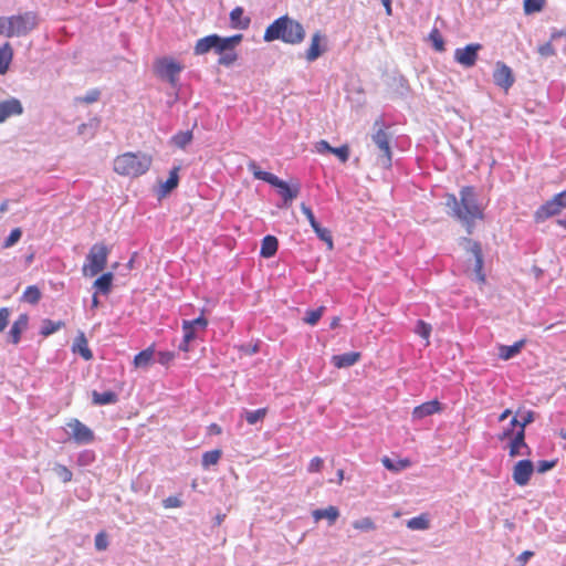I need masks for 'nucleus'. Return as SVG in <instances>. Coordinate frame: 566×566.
<instances>
[{
  "instance_id": "obj_46",
  "label": "nucleus",
  "mask_w": 566,
  "mask_h": 566,
  "mask_svg": "<svg viewBox=\"0 0 566 566\" xmlns=\"http://www.w3.org/2000/svg\"><path fill=\"white\" fill-rule=\"evenodd\" d=\"M545 0H524V11L526 14L538 12L543 9Z\"/></svg>"
},
{
  "instance_id": "obj_6",
  "label": "nucleus",
  "mask_w": 566,
  "mask_h": 566,
  "mask_svg": "<svg viewBox=\"0 0 566 566\" xmlns=\"http://www.w3.org/2000/svg\"><path fill=\"white\" fill-rule=\"evenodd\" d=\"M8 38H20L28 35L34 30L39 24V20L34 12L28 11L8 17Z\"/></svg>"
},
{
  "instance_id": "obj_2",
  "label": "nucleus",
  "mask_w": 566,
  "mask_h": 566,
  "mask_svg": "<svg viewBox=\"0 0 566 566\" xmlns=\"http://www.w3.org/2000/svg\"><path fill=\"white\" fill-rule=\"evenodd\" d=\"M264 41L282 40L285 43L297 44L305 38L303 25L287 15L276 19L264 32Z\"/></svg>"
},
{
  "instance_id": "obj_53",
  "label": "nucleus",
  "mask_w": 566,
  "mask_h": 566,
  "mask_svg": "<svg viewBox=\"0 0 566 566\" xmlns=\"http://www.w3.org/2000/svg\"><path fill=\"white\" fill-rule=\"evenodd\" d=\"M175 358V353L172 352H159L157 354V358L156 360L163 365V366H168Z\"/></svg>"
},
{
  "instance_id": "obj_1",
  "label": "nucleus",
  "mask_w": 566,
  "mask_h": 566,
  "mask_svg": "<svg viewBox=\"0 0 566 566\" xmlns=\"http://www.w3.org/2000/svg\"><path fill=\"white\" fill-rule=\"evenodd\" d=\"M459 196V199L453 193L444 196L448 214L462 222L468 233H472L475 220L483 219V208L478 201V195L473 187L461 188Z\"/></svg>"
},
{
  "instance_id": "obj_29",
  "label": "nucleus",
  "mask_w": 566,
  "mask_h": 566,
  "mask_svg": "<svg viewBox=\"0 0 566 566\" xmlns=\"http://www.w3.org/2000/svg\"><path fill=\"white\" fill-rule=\"evenodd\" d=\"M277 247V239L273 235H266L262 240L260 254L263 258H271L276 253Z\"/></svg>"
},
{
  "instance_id": "obj_30",
  "label": "nucleus",
  "mask_w": 566,
  "mask_h": 566,
  "mask_svg": "<svg viewBox=\"0 0 566 566\" xmlns=\"http://www.w3.org/2000/svg\"><path fill=\"white\" fill-rule=\"evenodd\" d=\"M407 527L412 531H424L430 527V520L427 513H422L407 521Z\"/></svg>"
},
{
  "instance_id": "obj_57",
  "label": "nucleus",
  "mask_w": 566,
  "mask_h": 566,
  "mask_svg": "<svg viewBox=\"0 0 566 566\" xmlns=\"http://www.w3.org/2000/svg\"><path fill=\"white\" fill-rule=\"evenodd\" d=\"M537 51L543 57H549L556 54V51L551 42H546L539 45Z\"/></svg>"
},
{
  "instance_id": "obj_60",
  "label": "nucleus",
  "mask_w": 566,
  "mask_h": 566,
  "mask_svg": "<svg viewBox=\"0 0 566 566\" xmlns=\"http://www.w3.org/2000/svg\"><path fill=\"white\" fill-rule=\"evenodd\" d=\"M99 98V92L97 90H92L85 94V96L81 97V101L86 104H91L96 102Z\"/></svg>"
},
{
  "instance_id": "obj_31",
  "label": "nucleus",
  "mask_w": 566,
  "mask_h": 566,
  "mask_svg": "<svg viewBox=\"0 0 566 566\" xmlns=\"http://www.w3.org/2000/svg\"><path fill=\"white\" fill-rule=\"evenodd\" d=\"M523 346H524V340H518L510 346L502 345L499 348V356L504 360H509V359L515 357L521 352Z\"/></svg>"
},
{
  "instance_id": "obj_20",
  "label": "nucleus",
  "mask_w": 566,
  "mask_h": 566,
  "mask_svg": "<svg viewBox=\"0 0 566 566\" xmlns=\"http://www.w3.org/2000/svg\"><path fill=\"white\" fill-rule=\"evenodd\" d=\"M312 516L315 522L326 518L328 525H333L339 517V510L336 506L329 505L325 509L314 510Z\"/></svg>"
},
{
  "instance_id": "obj_52",
  "label": "nucleus",
  "mask_w": 566,
  "mask_h": 566,
  "mask_svg": "<svg viewBox=\"0 0 566 566\" xmlns=\"http://www.w3.org/2000/svg\"><path fill=\"white\" fill-rule=\"evenodd\" d=\"M108 547V538L105 532H99L95 536V548L97 551H105Z\"/></svg>"
},
{
  "instance_id": "obj_50",
  "label": "nucleus",
  "mask_w": 566,
  "mask_h": 566,
  "mask_svg": "<svg viewBox=\"0 0 566 566\" xmlns=\"http://www.w3.org/2000/svg\"><path fill=\"white\" fill-rule=\"evenodd\" d=\"M430 40L432 41V44H433V48L441 52L444 50V42H443V39L442 36L440 35L439 31L437 29H433L431 32H430V35H429Z\"/></svg>"
},
{
  "instance_id": "obj_9",
  "label": "nucleus",
  "mask_w": 566,
  "mask_h": 566,
  "mask_svg": "<svg viewBox=\"0 0 566 566\" xmlns=\"http://www.w3.org/2000/svg\"><path fill=\"white\" fill-rule=\"evenodd\" d=\"M566 208V191L555 195L551 200L542 205L535 212V220L542 222L549 217L558 214Z\"/></svg>"
},
{
  "instance_id": "obj_14",
  "label": "nucleus",
  "mask_w": 566,
  "mask_h": 566,
  "mask_svg": "<svg viewBox=\"0 0 566 566\" xmlns=\"http://www.w3.org/2000/svg\"><path fill=\"white\" fill-rule=\"evenodd\" d=\"M23 105L20 99L10 97L0 102V124L13 116L23 114Z\"/></svg>"
},
{
  "instance_id": "obj_32",
  "label": "nucleus",
  "mask_w": 566,
  "mask_h": 566,
  "mask_svg": "<svg viewBox=\"0 0 566 566\" xmlns=\"http://www.w3.org/2000/svg\"><path fill=\"white\" fill-rule=\"evenodd\" d=\"M321 40H322V35L319 32H316L315 34H313L312 39H311V45L308 48V50L306 51V60L308 62H313L315 60H317L319 57V55L322 54V51L319 49V43H321Z\"/></svg>"
},
{
  "instance_id": "obj_49",
  "label": "nucleus",
  "mask_w": 566,
  "mask_h": 566,
  "mask_svg": "<svg viewBox=\"0 0 566 566\" xmlns=\"http://www.w3.org/2000/svg\"><path fill=\"white\" fill-rule=\"evenodd\" d=\"M21 235L22 231L20 228L13 229L8 235V238L4 240L3 248L8 249L13 247L21 239Z\"/></svg>"
},
{
  "instance_id": "obj_23",
  "label": "nucleus",
  "mask_w": 566,
  "mask_h": 566,
  "mask_svg": "<svg viewBox=\"0 0 566 566\" xmlns=\"http://www.w3.org/2000/svg\"><path fill=\"white\" fill-rule=\"evenodd\" d=\"M29 317L27 314H21L10 328L9 337L13 344H18L21 333L27 328Z\"/></svg>"
},
{
  "instance_id": "obj_25",
  "label": "nucleus",
  "mask_w": 566,
  "mask_h": 566,
  "mask_svg": "<svg viewBox=\"0 0 566 566\" xmlns=\"http://www.w3.org/2000/svg\"><path fill=\"white\" fill-rule=\"evenodd\" d=\"M217 41V34H210L199 39L196 42L193 52L196 55H203L213 51L214 43Z\"/></svg>"
},
{
  "instance_id": "obj_55",
  "label": "nucleus",
  "mask_w": 566,
  "mask_h": 566,
  "mask_svg": "<svg viewBox=\"0 0 566 566\" xmlns=\"http://www.w3.org/2000/svg\"><path fill=\"white\" fill-rule=\"evenodd\" d=\"M301 210H302L303 214L306 217V219L308 220L312 229L315 228L317 224H319L310 207H307L305 203H302Z\"/></svg>"
},
{
  "instance_id": "obj_8",
  "label": "nucleus",
  "mask_w": 566,
  "mask_h": 566,
  "mask_svg": "<svg viewBox=\"0 0 566 566\" xmlns=\"http://www.w3.org/2000/svg\"><path fill=\"white\" fill-rule=\"evenodd\" d=\"M66 432L76 444H90L95 440L94 431L76 418L66 422Z\"/></svg>"
},
{
  "instance_id": "obj_5",
  "label": "nucleus",
  "mask_w": 566,
  "mask_h": 566,
  "mask_svg": "<svg viewBox=\"0 0 566 566\" xmlns=\"http://www.w3.org/2000/svg\"><path fill=\"white\" fill-rule=\"evenodd\" d=\"M108 253L109 250L104 243L92 245L82 268L83 275L92 277L101 273L106 266Z\"/></svg>"
},
{
  "instance_id": "obj_26",
  "label": "nucleus",
  "mask_w": 566,
  "mask_h": 566,
  "mask_svg": "<svg viewBox=\"0 0 566 566\" xmlns=\"http://www.w3.org/2000/svg\"><path fill=\"white\" fill-rule=\"evenodd\" d=\"M13 59V49L9 42L0 46V74H6Z\"/></svg>"
},
{
  "instance_id": "obj_3",
  "label": "nucleus",
  "mask_w": 566,
  "mask_h": 566,
  "mask_svg": "<svg viewBox=\"0 0 566 566\" xmlns=\"http://www.w3.org/2000/svg\"><path fill=\"white\" fill-rule=\"evenodd\" d=\"M151 165V158L143 153H125L114 160V170L118 175L137 177L144 175Z\"/></svg>"
},
{
  "instance_id": "obj_63",
  "label": "nucleus",
  "mask_w": 566,
  "mask_h": 566,
  "mask_svg": "<svg viewBox=\"0 0 566 566\" xmlns=\"http://www.w3.org/2000/svg\"><path fill=\"white\" fill-rule=\"evenodd\" d=\"M533 556L534 553L532 551H524L517 556L516 560L520 563V566H525L528 559Z\"/></svg>"
},
{
  "instance_id": "obj_54",
  "label": "nucleus",
  "mask_w": 566,
  "mask_h": 566,
  "mask_svg": "<svg viewBox=\"0 0 566 566\" xmlns=\"http://www.w3.org/2000/svg\"><path fill=\"white\" fill-rule=\"evenodd\" d=\"M431 326L426 324L423 321H418L416 326V333L422 338L428 339L430 336Z\"/></svg>"
},
{
  "instance_id": "obj_15",
  "label": "nucleus",
  "mask_w": 566,
  "mask_h": 566,
  "mask_svg": "<svg viewBox=\"0 0 566 566\" xmlns=\"http://www.w3.org/2000/svg\"><path fill=\"white\" fill-rule=\"evenodd\" d=\"M242 34H234L232 36L222 38L217 34V41L213 46V52L218 55L226 53V51L234 50L242 41Z\"/></svg>"
},
{
  "instance_id": "obj_34",
  "label": "nucleus",
  "mask_w": 566,
  "mask_h": 566,
  "mask_svg": "<svg viewBox=\"0 0 566 566\" xmlns=\"http://www.w3.org/2000/svg\"><path fill=\"white\" fill-rule=\"evenodd\" d=\"M381 463L384 464V467L390 471H394V472H398V471H401L403 469H407L411 465V461L409 459H400L396 462H394L391 459H389L388 457H384L381 459Z\"/></svg>"
},
{
  "instance_id": "obj_7",
  "label": "nucleus",
  "mask_w": 566,
  "mask_h": 566,
  "mask_svg": "<svg viewBox=\"0 0 566 566\" xmlns=\"http://www.w3.org/2000/svg\"><path fill=\"white\" fill-rule=\"evenodd\" d=\"M499 439L501 441L510 440L509 444V455L511 458H516L523 454H530L531 449L525 442V433L524 429H505L501 434H499Z\"/></svg>"
},
{
  "instance_id": "obj_41",
  "label": "nucleus",
  "mask_w": 566,
  "mask_h": 566,
  "mask_svg": "<svg viewBox=\"0 0 566 566\" xmlns=\"http://www.w3.org/2000/svg\"><path fill=\"white\" fill-rule=\"evenodd\" d=\"M266 413H268L266 408H260V409H256L253 411H245L244 416H245V420L249 424H255L259 421H263Z\"/></svg>"
},
{
  "instance_id": "obj_35",
  "label": "nucleus",
  "mask_w": 566,
  "mask_h": 566,
  "mask_svg": "<svg viewBox=\"0 0 566 566\" xmlns=\"http://www.w3.org/2000/svg\"><path fill=\"white\" fill-rule=\"evenodd\" d=\"M222 451L220 449H214L207 451L202 454L201 464L203 469H208L211 465H216L221 459Z\"/></svg>"
},
{
  "instance_id": "obj_38",
  "label": "nucleus",
  "mask_w": 566,
  "mask_h": 566,
  "mask_svg": "<svg viewBox=\"0 0 566 566\" xmlns=\"http://www.w3.org/2000/svg\"><path fill=\"white\" fill-rule=\"evenodd\" d=\"M117 400L114 391H93V403L95 405H108Z\"/></svg>"
},
{
  "instance_id": "obj_40",
  "label": "nucleus",
  "mask_w": 566,
  "mask_h": 566,
  "mask_svg": "<svg viewBox=\"0 0 566 566\" xmlns=\"http://www.w3.org/2000/svg\"><path fill=\"white\" fill-rule=\"evenodd\" d=\"M64 326V323L62 321H51V319H44L41 327V335L49 336L53 333L57 332L61 327Z\"/></svg>"
},
{
  "instance_id": "obj_21",
  "label": "nucleus",
  "mask_w": 566,
  "mask_h": 566,
  "mask_svg": "<svg viewBox=\"0 0 566 566\" xmlns=\"http://www.w3.org/2000/svg\"><path fill=\"white\" fill-rule=\"evenodd\" d=\"M360 357L359 353L349 352L340 355H334L332 357V363L337 368H346L355 365Z\"/></svg>"
},
{
  "instance_id": "obj_47",
  "label": "nucleus",
  "mask_w": 566,
  "mask_h": 566,
  "mask_svg": "<svg viewBox=\"0 0 566 566\" xmlns=\"http://www.w3.org/2000/svg\"><path fill=\"white\" fill-rule=\"evenodd\" d=\"M353 527L358 530V531L367 532V531L375 530L376 525H375L374 521L370 517H364L361 520L355 521L353 523Z\"/></svg>"
},
{
  "instance_id": "obj_58",
  "label": "nucleus",
  "mask_w": 566,
  "mask_h": 566,
  "mask_svg": "<svg viewBox=\"0 0 566 566\" xmlns=\"http://www.w3.org/2000/svg\"><path fill=\"white\" fill-rule=\"evenodd\" d=\"M324 461L319 457H314L307 467V471L311 473L319 472L323 469Z\"/></svg>"
},
{
  "instance_id": "obj_39",
  "label": "nucleus",
  "mask_w": 566,
  "mask_h": 566,
  "mask_svg": "<svg viewBox=\"0 0 566 566\" xmlns=\"http://www.w3.org/2000/svg\"><path fill=\"white\" fill-rule=\"evenodd\" d=\"M192 132L186 130V132H179L175 136H172L171 142L175 146L179 148H185L187 145H189L192 140Z\"/></svg>"
},
{
  "instance_id": "obj_17",
  "label": "nucleus",
  "mask_w": 566,
  "mask_h": 566,
  "mask_svg": "<svg viewBox=\"0 0 566 566\" xmlns=\"http://www.w3.org/2000/svg\"><path fill=\"white\" fill-rule=\"evenodd\" d=\"M270 185L279 188V192L282 196L284 203L291 202L298 195V188H292L287 182L281 180L279 177L274 175L272 180H270Z\"/></svg>"
},
{
  "instance_id": "obj_10",
  "label": "nucleus",
  "mask_w": 566,
  "mask_h": 566,
  "mask_svg": "<svg viewBox=\"0 0 566 566\" xmlns=\"http://www.w3.org/2000/svg\"><path fill=\"white\" fill-rule=\"evenodd\" d=\"M156 70L158 75L161 78L167 80L172 87L177 86L179 73L182 70L180 64L176 63L170 59L165 57L157 62Z\"/></svg>"
},
{
  "instance_id": "obj_64",
  "label": "nucleus",
  "mask_w": 566,
  "mask_h": 566,
  "mask_svg": "<svg viewBox=\"0 0 566 566\" xmlns=\"http://www.w3.org/2000/svg\"><path fill=\"white\" fill-rule=\"evenodd\" d=\"M331 149H333V147L326 140H321L316 144V150L319 154L331 153Z\"/></svg>"
},
{
  "instance_id": "obj_44",
  "label": "nucleus",
  "mask_w": 566,
  "mask_h": 566,
  "mask_svg": "<svg viewBox=\"0 0 566 566\" xmlns=\"http://www.w3.org/2000/svg\"><path fill=\"white\" fill-rule=\"evenodd\" d=\"M324 311V306H321L316 310H310L305 313V317L303 318V321L308 325H315L323 316Z\"/></svg>"
},
{
  "instance_id": "obj_33",
  "label": "nucleus",
  "mask_w": 566,
  "mask_h": 566,
  "mask_svg": "<svg viewBox=\"0 0 566 566\" xmlns=\"http://www.w3.org/2000/svg\"><path fill=\"white\" fill-rule=\"evenodd\" d=\"M155 360V352L153 348H147L138 353L134 358V364L137 368H147Z\"/></svg>"
},
{
  "instance_id": "obj_24",
  "label": "nucleus",
  "mask_w": 566,
  "mask_h": 566,
  "mask_svg": "<svg viewBox=\"0 0 566 566\" xmlns=\"http://www.w3.org/2000/svg\"><path fill=\"white\" fill-rule=\"evenodd\" d=\"M208 325V321L203 316H199L191 321L182 322L184 333L191 332L192 337L196 339L198 336V332H203Z\"/></svg>"
},
{
  "instance_id": "obj_56",
  "label": "nucleus",
  "mask_w": 566,
  "mask_h": 566,
  "mask_svg": "<svg viewBox=\"0 0 566 566\" xmlns=\"http://www.w3.org/2000/svg\"><path fill=\"white\" fill-rule=\"evenodd\" d=\"M556 464H557V460H551V461L542 460V461L537 462L536 469H537L538 473H545V472L552 470L553 468H555Z\"/></svg>"
},
{
  "instance_id": "obj_13",
  "label": "nucleus",
  "mask_w": 566,
  "mask_h": 566,
  "mask_svg": "<svg viewBox=\"0 0 566 566\" xmlns=\"http://www.w3.org/2000/svg\"><path fill=\"white\" fill-rule=\"evenodd\" d=\"M534 472V464L531 460H520L515 463L512 471V479L515 484L525 486Z\"/></svg>"
},
{
  "instance_id": "obj_11",
  "label": "nucleus",
  "mask_w": 566,
  "mask_h": 566,
  "mask_svg": "<svg viewBox=\"0 0 566 566\" xmlns=\"http://www.w3.org/2000/svg\"><path fill=\"white\" fill-rule=\"evenodd\" d=\"M493 81L496 86L507 92L515 82L512 69L504 62H496L495 69L493 71Z\"/></svg>"
},
{
  "instance_id": "obj_48",
  "label": "nucleus",
  "mask_w": 566,
  "mask_h": 566,
  "mask_svg": "<svg viewBox=\"0 0 566 566\" xmlns=\"http://www.w3.org/2000/svg\"><path fill=\"white\" fill-rule=\"evenodd\" d=\"M238 59V54L232 51H226L219 55L218 63L223 66H231Z\"/></svg>"
},
{
  "instance_id": "obj_37",
  "label": "nucleus",
  "mask_w": 566,
  "mask_h": 566,
  "mask_svg": "<svg viewBox=\"0 0 566 566\" xmlns=\"http://www.w3.org/2000/svg\"><path fill=\"white\" fill-rule=\"evenodd\" d=\"M248 169L252 172L255 179L263 180L268 184H270V180L274 177L271 172L262 171L254 160L249 161Z\"/></svg>"
},
{
  "instance_id": "obj_12",
  "label": "nucleus",
  "mask_w": 566,
  "mask_h": 566,
  "mask_svg": "<svg viewBox=\"0 0 566 566\" xmlns=\"http://www.w3.org/2000/svg\"><path fill=\"white\" fill-rule=\"evenodd\" d=\"M481 44L471 43L464 48H458L454 51V60L463 67H472L478 60V52L481 50Z\"/></svg>"
},
{
  "instance_id": "obj_28",
  "label": "nucleus",
  "mask_w": 566,
  "mask_h": 566,
  "mask_svg": "<svg viewBox=\"0 0 566 566\" xmlns=\"http://www.w3.org/2000/svg\"><path fill=\"white\" fill-rule=\"evenodd\" d=\"M113 279L114 275L112 272L104 273L95 280V282L93 283V287L96 290L97 293L107 295L111 292Z\"/></svg>"
},
{
  "instance_id": "obj_22",
  "label": "nucleus",
  "mask_w": 566,
  "mask_h": 566,
  "mask_svg": "<svg viewBox=\"0 0 566 566\" xmlns=\"http://www.w3.org/2000/svg\"><path fill=\"white\" fill-rule=\"evenodd\" d=\"M470 251L474 258V273L476 275V279L480 282H484V274L482 273L483 255L481 245L478 242H472Z\"/></svg>"
},
{
  "instance_id": "obj_19",
  "label": "nucleus",
  "mask_w": 566,
  "mask_h": 566,
  "mask_svg": "<svg viewBox=\"0 0 566 566\" xmlns=\"http://www.w3.org/2000/svg\"><path fill=\"white\" fill-rule=\"evenodd\" d=\"M534 421V412L532 410H521L518 409L515 412V416L511 419L510 429L515 430L517 429H524L525 427Z\"/></svg>"
},
{
  "instance_id": "obj_36",
  "label": "nucleus",
  "mask_w": 566,
  "mask_h": 566,
  "mask_svg": "<svg viewBox=\"0 0 566 566\" xmlns=\"http://www.w3.org/2000/svg\"><path fill=\"white\" fill-rule=\"evenodd\" d=\"M179 167H174L170 172L168 179L163 184L161 191L163 195L169 193L178 186L179 177H178Z\"/></svg>"
},
{
  "instance_id": "obj_27",
  "label": "nucleus",
  "mask_w": 566,
  "mask_h": 566,
  "mask_svg": "<svg viewBox=\"0 0 566 566\" xmlns=\"http://www.w3.org/2000/svg\"><path fill=\"white\" fill-rule=\"evenodd\" d=\"M73 352L80 354L85 360H90L93 357L91 349L87 346V339L84 333H80L73 344Z\"/></svg>"
},
{
  "instance_id": "obj_43",
  "label": "nucleus",
  "mask_w": 566,
  "mask_h": 566,
  "mask_svg": "<svg viewBox=\"0 0 566 566\" xmlns=\"http://www.w3.org/2000/svg\"><path fill=\"white\" fill-rule=\"evenodd\" d=\"M41 298V292L35 285L28 286L23 293V300L30 304H36Z\"/></svg>"
},
{
  "instance_id": "obj_59",
  "label": "nucleus",
  "mask_w": 566,
  "mask_h": 566,
  "mask_svg": "<svg viewBox=\"0 0 566 566\" xmlns=\"http://www.w3.org/2000/svg\"><path fill=\"white\" fill-rule=\"evenodd\" d=\"M192 340H195V338L192 337L191 332L187 331L186 333H184L182 342L179 344V350L188 352L189 345Z\"/></svg>"
},
{
  "instance_id": "obj_4",
  "label": "nucleus",
  "mask_w": 566,
  "mask_h": 566,
  "mask_svg": "<svg viewBox=\"0 0 566 566\" xmlns=\"http://www.w3.org/2000/svg\"><path fill=\"white\" fill-rule=\"evenodd\" d=\"M370 138L380 153L378 156V161L385 168H389L392 160V151L390 146L392 134L388 132V127L385 125L382 118H377L375 120Z\"/></svg>"
},
{
  "instance_id": "obj_45",
  "label": "nucleus",
  "mask_w": 566,
  "mask_h": 566,
  "mask_svg": "<svg viewBox=\"0 0 566 566\" xmlns=\"http://www.w3.org/2000/svg\"><path fill=\"white\" fill-rule=\"evenodd\" d=\"M54 472L62 482L67 483L72 481L73 473L67 467L63 464H55Z\"/></svg>"
},
{
  "instance_id": "obj_16",
  "label": "nucleus",
  "mask_w": 566,
  "mask_h": 566,
  "mask_svg": "<svg viewBox=\"0 0 566 566\" xmlns=\"http://www.w3.org/2000/svg\"><path fill=\"white\" fill-rule=\"evenodd\" d=\"M230 27L234 30H247L251 24V18L244 14L242 7H235L229 14Z\"/></svg>"
},
{
  "instance_id": "obj_61",
  "label": "nucleus",
  "mask_w": 566,
  "mask_h": 566,
  "mask_svg": "<svg viewBox=\"0 0 566 566\" xmlns=\"http://www.w3.org/2000/svg\"><path fill=\"white\" fill-rule=\"evenodd\" d=\"M9 310L3 307L0 308V333L7 327L9 323Z\"/></svg>"
},
{
  "instance_id": "obj_62",
  "label": "nucleus",
  "mask_w": 566,
  "mask_h": 566,
  "mask_svg": "<svg viewBox=\"0 0 566 566\" xmlns=\"http://www.w3.org/2000/svg\"><path fill=\"white\" fill-rule=\"evenodd\" d=\"M164 506L169 507H180L181 501L177 496H169L166 500H164Z\"/></svg>"
},
{
  "instance_id": "obj_18",
  "label": "nucleus",
  "mask_w": 566,
  "mask_h": 566,
  "mask_svg": "<svg viewBox=\"0 0 566 566\" xmlns=\"http://www.w3.org/2000/svg\"><path fill=\"white\" fill-rule=\"evenodd\" d=\"M441 410L440 402L434 399L427 402H423L419 406H417L412 411V417L415 419H422L424 417L431 416L433 413H437Z\"/></svg>"
},
{
  "instance_id": "obj_42",
  "label": "nucleus",
  "mask_w": 566,
  "mask_h": 566,
  "mask_svg": "<svg viewBox=\"0 0 566 566\" xmlns=\"http://www.w3.org/2000/svg\"><path fill=\"white\" fill-rule=\"evenodd\" d=\"M313 231L322 241H324L327 244L328 250H333V238L328 229L321 227V224H317L315 228H313Z\"/></svg>"
},
{
  "instance_id": "obj_51",
  "label": "nucleus",
  "mask_w": 566,
  "mask_h": 566,
  "mask_svg": "<svg viewBox=\"0 0 566 566\" xmlns=\"http://www.w3.org/2000/svg\"><path fill=\"white\" fill-rule=\"evenodd\" d=\"M331 153L337 156L342 163H346L349 158V148L347 145H343L336 148L333 147V149H331Z\"/></svg>"
}]
</instances>
